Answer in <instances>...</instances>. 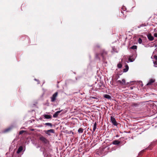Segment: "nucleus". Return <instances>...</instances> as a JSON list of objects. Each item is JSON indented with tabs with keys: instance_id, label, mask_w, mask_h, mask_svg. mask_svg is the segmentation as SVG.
<instances>
[{
	"instance_id": "nucleus-9",
	"label": "nucleus",
	"mask_w": 157,
	"mask_h": 157,
	"mask_svg": "<svg viewBox=\"0 0 157 157\" xmlns=\"http://www.w3.org/2000/svg\"><path fill=\"white\" fill-rule=\"evenodd\" d=\"M96 128H97V123H96V122H95L94 124L93 130H92V129H90V130L92 132V133H93L95 131Z\"/></svg>"
},
{
	"instance_id": "nucleus-29",
	"label": "nucleus",
	"mask_w": 157,
	"mask_h": 157,
	"mask_svg": "<svg viewBox=\"0 0 157 157\" xmlns=\"http://www.w3.org/2000/svg\"><path fill=\"white\" fill-rule=\"evenodd\" d=\"M24 132V131H23V130L19 132V134H22Z\"/></svg>"
},
{
	"instance_id": "nucleus-20",
	"label": "nucleus",
	"mask_w": 157,
	"mask_h": 157,
	"mask_svg": "<svg viewBox=\"0 0 157 157\" xmlns=\"http://www.w3.org/2000/svg\"><path fill=\"white\" fill-rule=\"evenodd\" d=\"M83 130L84 129L82 128H80L78 130V132L79 133H82L83 132Z\"/></svg>"
},
{
	"instance_id": "nucleus-8",
	"label": "nucleus",
	"mask_w": 157,
	"mask_h": 157,
	"mask_svg": "<svg viewBox=\"0 0 157 157\" xmlns=\"http://www.w3.org/2000/svg\"><path fill=\"white\" fill-rule=\"evenodd\" d=\"M102 86L104 87V85H103L102 83L99 82L97 86L94 89V90L95 91L98 90Z\"/></svg>"
},
{
	"instance_id": "nucleus-14",
	"label": "nucleus",
	"mask_w": 157,
	"mask_h": 157,
	"mask_svg": "<svg viewBox=\"0 0 157 157\" xmlns=\"http://www.w3.org/2000/svg\"><path fill=\"white\" fill-rule=\"evenodd\" d=\"M23 150V147L22 146H20L19 147L18 149V150L17 151V153H19L21 152Z\"/></svg>"
},
{
	"instance_id": "nucleus-30",
	"label": "nucleus",
	"mask_w": 157,
	"mask_h": 157,
	"mask_svg": "<svg viewBox=\"0 0 157 157\" xmlns=\"http://www.w3.org/2000/svg\"><path fill=\"white\" fill-rule=\"evenodd\" d=\"M154 58L155 60H157V56L155 55L154 56Z\"/></svg>"
},
{
	"instance_id": "nucleus-28",
	"label": "nucleus",
	"mask_w": 157,
	"mask_h": 157,
	"mask_svg": "<svg viewBox=\"0 0 157 157\" xmlns=\"http://www.w3.org/2000/svg\"><path fill=\"white\" fill-rule=\"evenodd\" d=\"M154 64L155 67H157V62L156 61L154 62Z\"/></svg>"
},
{
	"instance_id": "nucleus-35",
	"label": "nucleus",
	"mask_w": 157,
	"mask_h": 157,
	"mask_svg": "<svg viewBox=\"0 0 157 157\" xmlns=\"http://www.w3.org/2000/svg\"><path fill=\"white\" fill-rule=\"evenodd\" d=\"M130 88L131 89H132L133 88L132 87H130Z\"/></svg>"
},
{
	"instance_id": "nucleus-19",
	"label": "nucleus",
	"mask_w": 157,
	"mask_h": 157,
	"mask_svg": "<svg viewBox=\"0 0 157 157\" xmlns=\"http://www.w3.org/2000/svg\"><path fill=\"white\" fill-rule=\"evenodd\" d=\"M128 60L129 62H127V63H128L129 62H133L135 60V59L134 58L132 57V56L130 57L128 59Z\"/></svg>"
},
{
	"instance_id": "nucleus-23",
	"label": "nucleus",
	"mask_w": 157,
	"mask_h": 157,
	"mask_svg": "<svg viewBox=\"0 0 157 157\" xmlns=\"http://www.w3.org/2000/svg\"><path fill=\"white\" fill-rule=\"evenodd\" d=\"M122 66V64L121 63H119L117 65V67L119 68H121Z\"/></svg>"
},
{
	"instance_id": "nucleus-31",
	"label": "nucleus",
	"mask_w": 157,
	"mask_h": 157,
	"mask_svg": "<svg viewBox=\"0 0 157 157\" xmlns=\"http://www.w3.org/2000/svg\"><path fill=\"white\" fill-rule=\"evenodd\" d=\"M154 36L155 37H157V33H154Z\"/></svg>"
},
{
	"instance_id": "nucleus-37",
	"label": "nucleus",
	"mask_w": 157,
	"mask_h": 157,
	"mask_svg": "<svg viewBox=\"0 0 157 157\" xmlns=\"http://www.w3.org/2000/svg\"><path fill=\"white\" fill-rule=\"evenodd\" d=\"M31 130V131H33V130H34V129H32Z\"/></svg>"
},
{
	"instance_id": "nucleus-36",
	"label": "nucleus",
	"mask_w": 157,
	"mask_h": 157,
	"mask_svg": "<svg viewBox=\"0 0 157 157\" xmlns=\"http://www.w3.org/2000/svg\"><path fill=\"white\" fill-rule=\"evenodd\" d=\"M116 137H118V135H116Z\"/></svg>"
},
{
	"instance_id": "nucleus-33",
	"label": "nucleus",
	"mask_w": 157,
	"mask_h": 157,
	"mask_svg": "<svg viewBox=\"0 0 157 157\" xmlns=\"http://www.w3.org/2000/svg\"><path fill=\"white\" fill-rule=\"evenodd\" d=\"M35 80L36 81H38V80H37L36 79H35Z\"/></svg>"
},
{
	"instance_id": "nucleus-15",
	"label": "nucleus",
	"mask_w": 157,
	"mask_h": 157,
	"mask_svg": "<svg viewBox=\"0 0 157 157\" xmlns=\"http://www.w3.org/2000/svg\"><path fill=\"white\" fill-rule=\"evenodd\" d=\"M129 67L128 65H125V68H124L123 70V71L124 72H127L128 70Z\"/></svg>"
},
{
	"instance_id": "nucleus-1",
	"label": "nucleus",
	"mask_w": 157,
	"mask_h": 157,
	"mask_svg": "<svg viewBox=\"0 0 157 157\" xmlns=\"http://www.w3.org/2000/svg\"><path fill=\"white\" fill-rule=\"evenodd\" d=\"M108 52L104 49H101L99 53H96L95 57L96 58L100 59L99 56H101L103 60H105L107 56Z\"/></svg>"
},
{
	"instance_id": "nucleus-18",
	"label": "nucleus",
	"mask_w": 157,
	"mask_h": 157,
	"mask_svg": "<svg viewBox=\"0 0 157 157\" xmlns=\"http://www.w3.org/2000/svg\"><path fill=\"white\" fill-rule=\"evenodd\" d=\"M103 97L107 99H110L111 97L108 94H105L103 95Z\"/></svg>"
},
{
	"instance_id": "nucleus-25",
	"label": "nucleus",
	"mask_w": 157,
	"mask_h": 157,
	"mask_svg": "<svg viewBox=\"0 0 157 157\" xmlns=\"http://www.w3.org/2000/svg\"><path fill=\"white\" fill-rule=\"evenodd\" d=\"M45 124L46 125H48V126H50L51 127H52V124L51 123H46Z\"/></svg>"
},
{
	"instance_id": "nucleus-13",
	"label": "nucleus",
	"mask_w": 157,
	"mask_h": 157,
	"mask_svg": "<svg viewBox=\"0 0 157 157\" xmlns=\"http://www.w3.org/2000/svg\"><path fill=\"white\" fill-rule=\"evenodd\" d=\"M118 82H119L120 84L123 85H125V81L124 79H123L121 81L119 80L117 81Z\"/></svg>"
},
{
	"instance_id": "nucleus-21",
	"label": "nucleus",
	"mask_w": 157,
	"mask_h": 157,
	"mask_svg": "<svg viewBox=\"0 0 157 157\" xmlns=\"http://www.w3.org/2000/svg\"><path fill=\"white\" fill-rule=\"evenodd\" d=\"M121 13H122L123 14V17H126V12L125 10H124L123 11L121 10Z\"/></svg>"
},
{
	"instance_id": "nucleus-27",
	"label": "nucleus",
	"mask_w": 157,
	"mask_h": 157,
	"mask_svg": "<svg viewBox=\"0 0 157 157\" xmlns=\"http://www.w3.org/2000/svg\"><path fill=\"white\" fill-rule=\"evenodd\" d=\"M138 42L139 44H141L142 42V40L141 38H139L138 40Z\"/></svg>"
},
{
	"instance_id": "nucleus-2",
	"label": "nucleus",
	"mask_w": 157,
	"mask_h": 157,
	"mask_svg": "<svg viewBox=\"0 0 157 157\" xmlns=\"http://www.w3.org/2000/svg\"><path fill=\"white\" fill-rule=\"evenodd\" d=\"M67 112V111L65 110L62 109L60 110L57 111L53 115V117L54 118H56L58 117V116L59 113H61V115L64 114Z\"/></svg>"
},
{
	"instance_id": "nucleus-22",
	"label": "nucleus",
	"mask_w": 157,
	"mask_h": 157,
	"mask_svg": "<svg viewBox=\"0 0 157 157\" xmlns=\"http://www.w3.org/2000/svg\"><path fill=\"white\" fill-rule=\"evenodd\" d=\"M98 97L96 96H90L89 97V99L91 100L92 99H98Z\"/></svg>"
},
{
	"instance_id": "nucleus-26",
	"label": "nucleus",
	"mask_w": 157,
	"mask_h": 157,
	"mask_svg": "<svg viewBox=\"0 0 157 157\" xmlns=\"http://www.w3.org/2000/svg\"><path fill=\"white\" fill-rule=\"evenodd\" d=\"M10 129H11V128H7V129H5L4 130V132H7L9 131Z\"/></svg>"
},
{
	"instance_id": "nucleus-4",
	"label": "nucleus",
	"mask_w": 157,
	"mask_h": 157,
	"mask_svg": "<svg viewBox=\"0 0 157 157\" xmlns=\"http://www.w3.org/2000/svg\"><path fill=\"white\" fill-rule=\"evenodd\" d=\"M110 121L111 123L114 125L117 126L118 125V123L116 121L115 118L113 117H110Z\"/></svg>"
},
{
	"instance_id": "nucleus-32",
	"label": "nucleus",
	"mask_w": 157,
	"mask_h": 157,
	"mask_svg": "<svg viewBox=\"0 0 157 157\" xmlns=\"http://www.w3.org/2000/svg\"><path fill=\"white\" fill-rule=\"evenodd\" d=\"M97 46L98 48H99L100 47V46L99 45H97Z\"/></svg>"
},
{
	"instance_id": "nucleus-7",
	"label": "nucleus",
	"mask_w": 157,
	"mask_h": 157,
	"mask_svg": "<svg viewBox=\"0 0 157 157\" xmlns=\"http://www.w3.org/2000/svg\"><path fill=\"white\" fill-rule=\"evenodd\" d=\"M155 82V79L154 78H151L149 80L148 82L146 84V85L149 86L151 85L152 84L154 83Z\"/></svg>"
},
{
	"instance_id": "nucleus-12",
	"label": "nucleus",
	"mask_w": 157,
	"mask_h": 157,
	"mask_svg": "<svg viewBox=\"0 0 157 157\" xmlns=\"http://www.w3.org/2000/svg\"><path fill=\"white\" fill-rule=\"evenodd\" d=\"M121 143L120 141L119 140H115L112 142V144L114 145H119Z\"/></svg>"
},
{
	"instance_id": "nucleus-24",
	"label": "nucleus",
	"mask_w": 157,
	"mask_h": 157,
	"mask_svg": "<svg viewBox=\"0 0 157 157\" xmlns=\"http://www.w3.org/2000/svg\"><path fill=\"white\" fill-rule=\"evenodd\" d=\"M137 48V46L136 45H133L131 47V48L133 49V50H135Z\"/></svg>"
},
{
	"instance_id": "nucleus-3",
	"label": "nucleus",
	"mask_w": 157,
	"mask_h": 157,
	"mask_svg": "<svg viewBox=\"0 0 157 157\" xmlns=\"http://www.w3.org/2000/svg\"><path fill=\"white\" fill-rule=\"evenodd\" d=\"M58 95V92H56L52 95V96L50 97L51 102H53L56 101Z\"/></svg>"
},
{
	"instance_id": "nucleus-5",
	"label": "nucleus",
	"mask_w": 157,
	"mask_h": 157,
	"mask_svg": "<svg viewBox=\"0 0 157 157\" xmlns=\"http://www.w3.org/2000/svg\"><path fill=\"white\" fill-rule=\"evenodd\" d=\"M40 140L44 144H46L49 142L48 140L43 136H41L40 137Z\"/></svg>"
},
{
	"instance_id": "nucleus-11",
	"label": "nucleus",
	"mask_w": 157,
	"mask_h": 157,
	"mask_svg": "<svg viewBox=\"0 0 157 157\" xmlns=\"http://www.w3.org/2000/svg\"><path fill=\"white\" fill-rule=\"evenodd\" d=\"M140 105V103L139 102H133L132 103V106L133 107H137Z\"/></svg>"
},
{
	"instance_id": "nucleus-17",
	"label": "nucleus",
	"mask_w": 157,
	"mask_h": 157,
	"mask_svg": "<svg viewBox=\"0 0 157 157\" xmlns=\"http://www.w3.org/2000/svg\"><path fill=\"white\" fill-rule=\"evenodd\" d=\"M147 25L145 23H143V24H142L141 25H138L137 26V28H140L141 27H145Z\"/></svg>"
},
{
	"instance_id": "nucleus-16",
	"label": "nucleus",
	"mask_w": 157,
	"mask_h": 157,
	"mask_svg": "<svg viewBox=\"0 0 157 157\" xmlns=\"http://www.w3.org/2000/svg\"><path fill=\"white\" fill-rule=\"evenodd\" d=\"M44 117L46 119H49L52 118L51 116V115L45 114L44 115Z\"/></svg>"
},
{
	"instance_id": "nucleus-6",
	"label": "nucleus",
	"mask_w": 157,
	"mask_h": 157,
	"mask_svg": "<svg viewBox=\"0 0 157 157\" xmlns=\"http://www.w3.org/2000/svg\"><path fill=\"white\" fill-rule=\"evenodd\" d=\"M45 133L46 134L49 136L51 135V133H55V130L53 129H51L49 130L46 131Z\"/></svg>"
},
{
	"instance_id": "nucleus-34",
	"label": "nucleus",
	"mask_w": 157,
	"mask_h": 157,
	"mask_svg": "<svg viewBox=\"0 0 157 157\" xmlns=\"http://www.w3.org/2000/svg\"><path fill=\"white\" fill-rule=\"evenodd\" d=\"M35 80L36 81H38V80H37L36 79H35Z\"/></svg>"
},
{
	"instance_id": "nucleus-10",
	"label": "nucleus",
	"mask_w": 157,
	"mask_h": 157,
	"mask_svg": "<svg viewBox=\"0 0 157 157\" xmlns=\"http://www.w3.org/2000/svg\"><path fill=\"white\" fill-rule=\"evenodd\" d=\"M147 37L148 39L150 41H152L154 39L153 36H152L151 34H149L148 35H147Z\"/></svg>"
}]
</instances>
